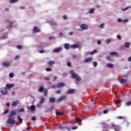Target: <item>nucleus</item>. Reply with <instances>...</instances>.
<instances>
[{
  "label": "nucleus",
  "mask_w": 131,
  "mask_h": 131,
  "mask_svg": "<svg viewBox=\"0 0 131 131\" xmlns=\"http://www.w3.org/2000/svg\"><path fill=\"white\" fill-rule=\"evenodd\" d=\"M75 93V90L74 89H70L68 91V94H74Z\"/></svg>",
  "instance_id": "2eb2a0df"
},
{
  "label": "nucleus",
  "mask_w": 131,
  "mask_h": 131,
  "mask_svg": "<svg viewBox=\"0 0 131 131\" xmlns=\"http://www.w3.org/2000/svg\"><path fill=\"white\" fill-rule=\"evenodd\" d=\"M93 65H94V67H95V68L97 67V66L98 65V62L94 61L93 62Z\"/></svg>",
  "instance_id": "a19ab883"
},
{
  "label": "nucleus",
  "mask_w": 131,
  "mask_h": 131,
  "mask_svg": "<svg viewBox=\"0 0 131 131\" xmlns=\"http://www.w3.org/2000/svg\"><path fill=\"white\" fill-rule=\"evenodd\" d=\"M39 53H40V54H42V53H45V51L43 50H41L39 51Z\"/></svg>",
  "instance_id": "0e129e2a"
},
{
  "label": "nucleus",
  "mask_w": 131,
  "mask_h": 131,
  "mask_svg": "<svg viewBox=\"0 0 131 131\" xmlns=\"http://www.w3.org/2000/svg\"><path fill=\"white\" fill-rule=\"evenodd\" d=\"M60 51H62V48L59 47L58 48L54 49L53 52V53H56V54H57V53H59Z\"/></svg>",
  "instance_id": "9b49d317"
},
{
  "label": "nucleus",
  "mask_w": 131,
  "mask_h": 131,
  "mask_svg": "<svg viewBox=\"0 0 131 131\" xmlns=\"http://www.w3.org/2000/svg\"><path fill=\"white\" fill-rule=\"evenodd\" d=\"M54 108H55V106H52L51 108L47 109V111H52V110H53Z\"/></svg>",
  "instance_id": "473e14b6"
},
{
  "label": "nucleus",
  "mask_w": 131,
  "mask_h": 131,
  "mask_svg": "<svg viewBox=\"0 0 131 131\" xmlns=\"http://www.w3.org/2000/svg\"><path fill=\"white\" fill-rule=\"evenodd\" d=\"M55 113H56V115H58V116H62L64 115V113L61 112H56Z\"/></svg>",
  "instance_id": "aec40b11"
},
{
  "label": "nucleus",
  "mask_w": 131,
  "mask_h": 131,
  "mask_svg": "<svg viewBox=\"0 0 131 131\" xmlns=\"http://www.w3.org/2000/svg\"><path fill=\"white\" fill-rule=\"evenodd\" d=\"M19 55H16L14 58V60H17V59H19Z\"/></svg>",
  "instance_id": "69168bd1"
},
{
  "label": "nucleus",
  "mask_w": 131,
  "mask_h": 131,
  "mask_svg": "<svg viewBox=\"0 0 131 131\" xmlns=\"http://www.w3.org/2000/svg\"><path fill=\"white\" fill-rule=\"evenodd\" d=\"M97 43H98V45H101L102 44V41H101L100 40H98L97 41Z\"/></svg>",
  "instance_id": "5fc2aeb1"
},
{
  "label": "nucleus",
  "mask_w": 131,
  "mask_h": 131,
  "mask_svg": "<svg viewBox=\"0 0 131 131\" xmlns=\"http://www.w3.org/2000/svg\"><path fill=\"white\" fill-rule=\"evenodd\" d=\"M118 22H122L123 21V20L121 18H118Z\"/></svg>",
  "instance_id": "774afa93"
},
{
  "label": "nucleus",
  "mask_w": 131,
  "mask_h": 131,
  "mask_svg": "<svg viewBox=\"0 0 131 131\" xmlns=\"http://www.w3.org/2000/svg\"><path fill=\"white\" fill-rule=\"evenodd\" d=\"M6 22H9V23L11 25H13V24H14V23L13 21H10L8 19L6 20Z\"/></svg>",
  "instance_id": "49530a36"
},
{
  "label": "nucleus",
  "mask_w": 131,
  "mask_h": 131,
  "mask_svg": "<svg viewBox=\"0 0 131 131\" xmlns=\"http://www.w3.org/2000/svg\"><path fill=\"white\" fill-rule=\"evenodd\" d=\"M63 18L64 19V20H66L67 19V16L63 15Z\"/></svg>",
  "instance_id": "338daca9"
},
{
  "label": "nucleus",
  "mask_w": 131,
  "mask_h": 131,
  "mask_svg": "<svg viewBox=\"0 0 131 131\" xmlns=\"http://www.w3.org/2000/svg\"><path fill=\"white\" fill-rule=\"evenodd\" d=\"M16 111L13 110L11 111V114L9 115L8 117H10V118H13V119H15V117H14V115H16L17 114V113H16Z\"/></svg>",
  "instance_id": "20e7f679"
},
{
  "label": "nucleus",
  "mask_w": 131,
  "mask_h": 131,
  "mask_svg": "<svg viewBox=\"0 0 131 131\" xmlns=\"http://www.w3.org/2000/svg\"><path fill=\"white\" fill-rule=\"evenodd\" d=\"M125 106H131V101L126 102L125 104Z\"/></svg>",
  "instance_id": "c756f323"
},
{
  "label": "nucleus",
  "mask_w": 131,
  "mask_h": 131,
  "mask_svg": "<svg viewBox=\"0 0 131 131\" xmlns=\"http://www.w3.org/2000/svg\"><path fill=\"white\" fill-rule=\"evenodd\" d=\"M18 104H19V100H16V101H13L12 102L11 106H12V107H17V105H18Z\"/></svg>",
  "instance_id": "0eeeda50"
},
{
  "label": "nucleus",
  "mask_w": 131,
  "mask_h": 131,
  "mask_svg": "<svg viewBox=\"0 0 131 131\" xmlns=\"http://www.w3.org/2000/svg\"><path fill=\"white\" fill-rule=\"evenodd\" d=\"M31 120H33V121H34L35 120H36V117H32L31 118Z\"/></svg>",
  "instance_id": "603ef678"
},
{
  "label": "nucleus",
  "mask_w": 131,
  "mask_h": 131,
  "mask_svg": "<svg viewBox=\"0 0 131 131\" xmlns=\"http://www.w3.org/2000/svg\"><path fill=\"white\" fill-rule=\"evenodd\" d=\"M14 85L15 84L14 83H8L6 85V88H7V89H12V88H14Z\"/></svg>",
  "instance_id": "f8f14e48"
},
{
  "label": "nucleus",
  "mask_w": 131,
  "mask_h": 131,
  "mask_svg": "<svg viewBox=\"0 0 131 131\" xmlns=\"http://www.w3.org/2000/svg\"><path fill=\"white\" fill-rule=\"evenodd\" d=\"M123 22H124L125 23L128 22V19H125L124 20H123Z\"/></svg>",
  "instance_id": "4d7b16f0"
},
{
  "label": "nucleus",
  "mask_w": 131,
  "mask_h": 131,
  "mask_svg": "<svg viewBox=\"0 0 131 131\" xmlns=\"http://www.w3.org/2000/svg\"><path fill=\"white\" fill-rule=\"evenodd\" d=\"M118 118L119 119H126V118L124 116H118Z\"/></svg>",
  "instance_id": "72a5a7b5"
},
{
  "label": "nucleus",
  "mask_w": 131,
  "mask_h": 131,
  "mask_svg": "<svg viewBox=\"0 0 131 131\" xmlns=\"http://www.w3.org/2000/svg\"><path fill=\"white\" fill-rule=\"evenodd\" d=\"M79 45H77V44H74L73 45L71 46V48L72 49H77L78 48H79Z\"/></svg>",
  "instance_id": "6ab92c4d"
},
{
  "label": "nucleus",
  "mask_w": 131,
  "mask_h": 131,
  "mask_svg": "<svg viewBox=\"0 0 131 131\" xmlns=\"http://www.w3.org/2000/svg\"><path fill=\"white\" fill-rule=\"evenodd\" d=\"M31 128H32V127L29 126L26 127V130H28L29 129H31Z\"/></svg>",
  "instance_id": "864d4df0"
},
{
  "label": "nucleus",
  "mask_w": 131,
  "mask_h": 131,
  "mask_svg": "<svg viewBox=\"0 0 131 131\" xmlns=\"http://www.w3.org/2000/svg\"><path fill=\"white\" fill-rule=\"evenodd\" d=\"M65 85H66V84L63 82L58 83L57 85V87L60 88H63L65 86Z\"/></svg>",
  "instance_id": "ddd939ff"
},
{
  "label": "nucleus",
  "mask_w": 131,
  "mask_h": 131,
  "mask_svg": "<svg viewBox=\"0 0 131 131\" xmlns=\"http://www.w3.org/2000/svg\"><path fill=\"white\" fill-rule=\"evenodd\" d=\"M67 66H68L69 67H71V63L70 62H67Z\"/></svg>",
  "instance_id": "13d9d810"
},
{
  "label": "nucleus",
  "mask_w": 131,
  "mask_h": 131,
  "mask_svg": "<svg viewBox=\"0 0 131 131\" xmlns=\"http://www.w3.org/2000/svg\"><path fill=\"white\" fill-rule=\"evenodd\" d=\"M46 71H52V69H51V68H46Z\"/></svg>",
  "instance_id": "052dcab7"
},
{
  "label": "nucleus",
  "mask_w": 131,
  "mask_h": 131,
  "mask_svg": "<svg viewBox=\"0 0 131 131\" xmlns=\"http://www.w3.org/2000/svg\"><path fill=\"white\" fill-rule=\"evenodd\" d=\"M66 99V96L62 95L61 96L58 100H57V103H60L62 100H65Z\"/></svg>",
  "instance_id": "9d476101"
},
{
  "label": "nucleus",
  "mask_w": 131,
  "mask_h": 131,
  "mask_svg": "<svg viewBox=\"0 0 131 131\" xmlns=\"http://www.w3.org/2000/svg\"><path fill=\"white\" fill-rule=\"evenodd\" d=\"M110 55L111 56H117V55H118V53H117L116 52H111L110 53Z\"/></svg>",
  "instance_id": "cd10ccee"
},
{
  "label": "nucleus",
  "mask_w": 131,
  "mask_h": 131,
  "mask_svg": "<svg viewBox=\"0 0 131 131\" xmlns=\"http://www.w3.org/2000/svg\"><path fill=\"white\" fill-rule=\"evenodd\" d=\"M78 128V126H73V127H72V129H73V130L77 129Z\"/></svg>",
  "instance_id": "a18cd8bd"
},
{
  "label": "nucleus",
  "mask_w": 131,
  "mask_h": 131,
  "mask_svg": "<svg viewBox=\"0 0 131 131\" xmlns=\"http://www.w3.org/2000/svg\"><path fill=\"white\" fill-rule=\"evenodd\" d=\"M111 126L113 127L115 131H120L121 127L118 125H116L114 123H112Z\"/></svg>",
  "instance_id": "f03ea898"
},
{
  "label": "nucleus",
  "mask_w": 131,
  "mask_h": 131,
  "mask_svg": "<svg viewBox=\"0 0 131 131\" xmlns=\"http://www.w3.org/2000/svg\"><path fill=\"white\" fill-rule=\"evenodd\" d=\"M80 28L82 29V30H86V29H89V27L85 24H82L80 26Z\"/></svg>",
  "instance_id": "6e6552de"
},
{
  "label": "nucleus",
  "mask_w": 131,
  "mask_h": 131,
  "mask_svg": "<svg viewBox=\"0 0 131 131\" xmlns=\"http://www.w3.org/2000/svg\"><path fill=\"white\" fill-rule=\"evenodd\" d=\"M70 73L71 74L72 78L76 79L77 81H80L81 80V78L77 74L74 73V71H71Z\"/></svg>",
  "instance_id": "f257e3e1"
},
{
  "label": "nucleus",
  "mask_w": 131,
  "mask_h": 131,
  "mask_svg": "<svg viewBox=\"0 0 131 131\" xmlns=\"http://www.w3.org/2000/svg\"><path fill=\"white\" fill-rule=\"evenodd\" d=\"M106 43H110V42H111V40H110V39H108L106 41Z\"/></svg>",
  "instance_id": "6e6d98bb"
},
{
  "label": "nucleus",
  "mask_w": 131,
  "mask_h": 131,
  "mask_svg": "<svg viewBox=\"0 0 131 131\" xmlns=\"http://www.w3.org/2000/svg\"><path fill=\"white\" fill-rule=\"evenodd\" d=\"M76 122H81L82 120H81V119L80 118H77L76 119Z\"/></svg>",
  "instance_id": "f704fd0d"
},
{
  "label": "nucleus",
  "mask_w": 131,
  "mask_h": 131,
  "mask_svg": "<svg viewBox=\"0 0 131 131\" xmlns=\"http://www.w3.org/2000/svg\"><path fill=\"white\" fill-rule=\"evenodd\" d=\"M16 48H17V49H18L19 50H21V49H22V46H21V45H17V46H16Z\"/></svg>",
  "instance_id": "37998d69"
},
{
  "label": "nucleus",
  "mask_w": 131,
  "mask_h": 131,
  "mask_svg": "<svg viewBox=\"0 0 131 131\" xmlns=\"http://www.w3.org/2000/svg\"><path fill=\"white\" fill-rule=\"evenodd\" d=\"M106 59L110 61V62H112V61H113V58H112L110 56H107Z\"/></svg>",
  "instance_id": "4be33fe9"
},
{
  "label": "nucleus",
  "mask_w": 131,
  "mask_h": 131,
  "mask_svg": "<svg viewBox=\"0 0 131 131\" xmlns=\"http://www.w3.org/2000/svg\"><path fill=\"white\" fill-rule=\"evenodd\" d=\"M117 37L118 39H121V36H120V35H118L117 36Z\"/></svg>",
  "instance_id": "e2e57ef3"
},
{
  "label": "nucleus",
  "mask_w": 131,
  "mask_h": 131,
  "mask_svg": "<svg viewBox=\"0 0 131 131\" xmlns=\"http://www.w3.org/2000/svg\"><path fill=\"white\" fill-rule=\"evenodd\" d=\"M58 128H59V129H61V130H68V131H70V129L67 127H64L63 126H59L58 127Z\"/></svg>",
  "instance_id": "423d86ee"
},
{
  "label": "nucleus",
  "mask_w": 131,
  "mask_h": 131,
  "mask_svg": "<svg viewBox=\"0 0 131 131\" xmlns=\"http://www.w3.org/2000/svg\"><path fill=\"white\" fill-rule=\"evenodd\" d=\"M99 27H100L101 28H104V27H105V24H101L100 25V26H99Z\"/></svg>",
  "instance_id": "de8ad7c7"
},
{
  "label": "nucleus",
  "mask_w": 131,
  "mask_h": 131,
  "mask_svg": "<svg viewBox=\"0 0 131 131\" xmlns=\"http://www.w3.org/2000/svg\"><path fill=\"white\" fill-rule=\"evenodd\" d=\"M33 31L34 32H36V33H37V32H40V30H39L37 27H34L33 28Z\"/></svg>",
  "instance_id": "dca6fc26"
},
{
  "label": "nucleus",
  "mask_w": 131,
  "mask_h": 131,
  "mask_svg": "<svg viewBox=\"0 0 131 131\" xmlns=\"http://www.w3.org/2000/svg\"><path fill=\"white\" fill-rule=\"evenodd\" d=\"M103 113H104V114H107L108 113V110H105L103 111Z\"/></svg>",
  "instance_id": "bf43d9fd"
},
{
  "label": "nucleus",
  "mask_w": 131,
  "mask_h": 131,
  "mask_svg": "<svg viewBox=\"0 0 131 131\" xmlns=\"http://www.w3.org/2000/svg\"><path fill=\"white\" fill-rule=\"evenodd\" d=\"M4 114H7V113H9V109H7L4 112Z\"/></svg>",
  "instance_id": "8fccbe9b"
},
{
  "label": "nucleus",
  "mask_w": 131,
  "mask_h": 131,
  "mask_svg": "<svg viewBox=\"0 0 131 131\" xmlns=\"http://www.w3.org/2000/svg\"><path fill=\"white\" fill-rule=\"evenodd\" d=\"M18 111V112H24V108H21L19 110H16V111Z\"/></svg>",
  "instance_id": "c03bdc74"
},
{
  "label": "nucleus",
  "mask_w": 131,
  "mask_h": 131,
  "mask_svg": "<svg viewBox=\"0 0 131 131\" xmlns=\"http://www.w3.org/2000/svg\"><path fill=\"white\" fill-rule=\"evenodd\" d=\"M56 94H61L62 90H57V91H56Z\"/></svg>",
  "instance_id": "79ce46f5"
},
{
  "label": "nucleus",
  "mask_w": 131,
  "mask_h": 131,
  "mask_svg": "<svg viewBox=\"0 0 131 131\" xmlns=\"http://www.w3.org/2000/svg\"><path fill=\"white\" fill-rule=\"evenodd\" d=\"M7 35H4L2 36V39H6V38H7Z\"/></svg>",
  "instance_id": "3c124183"
},
{
  "label": "nucleus",
  "mask_w": 131,
  "mask_h": 131,
  "mask_svg": "<svg viewBox=\"0 0 131 131\" xmlns=\"http://www.w3.org/2000/svg\"><path fill=\"white\" fill-rule=\"evenodd\" d=\"M30 109L32 111H33L35 109V106L34 105H32L30 106Z\"/></svg>",
  "instance_id": "e433bc0d"
},
{
  "label": "nucleus",
  "mask_w": 131,
  "mask_h": 131,
  "mask_svg": "<svg viewBox=\"0 0 131 131\" xmlns=\"http://www.w3.org/2000/svg\"><path fill=\"white\" fill-rule=\"evenodd\" d=\"M62 76H63V77H66V76H67V73H63L62 74Z\"/></svg>",
  "instance_id": "680f3d73"
},
{
  "label": "nucleus",
  "mask_w": 131,
  "mask_h": 131,
  "mask_svg": "<svg viewBox=\"0 0 131 131\" xmlns=\"http://www.w3.org/2000/svg\"><path fill=\"white\" fill-rule=\"evenodd\" d=\"M8 118L9 119L7 120V122L8 124H15V123H16V121L14 120V119H13V118L8 117Z\"/></svg>",
  "instance_id": "7ed1b4c3"
},
{
  "label": "nucleus",
  "mask_w": 131,
  "mask_h": 131,
  "mask_svg": "<svg viewBox=\"0 0 131 131\" xmlns=\"http://www.w3.org/2000/svg\"><path fill=\"white\" fill-rule=\"evenodd\" d=\"M94 12H95V10H94V9H92L90 10V14H93V13H94Z\"/></svg>",
  "instance_id": "09e8293b"
},
{
  "label": "nucleus",
  "mask_w": 131,
  "mask_h": 131,
  "mask_svg": "<svg viewBox=\"0 0 131 131\" xmlns=\"http://www.w3.org/2000/svg\"><path fill=\"white\" fill-rule=\"evenodd\" d=\"M50 103H55L56 102V98L51 97L49 99Z\"/></svg>",
  "instance_id": "412c9836"
},
{
  "label": "nucleus",
  "mask_w": 131,
  "mask_h": 131,
  "mask_svg": "<svg viewBox=\"0 0 131 131\" xmlns=\"http://www.w3.org/2000/svg\"><path fill=\"white\" fill-rule=\"evenodd\" d=\"M45 90V88L43 86H40L38 89V91L40 92V93H42V92H43Z\"/></svg>",
  "instance_id": "5701e85b"
},
{
  "label": "nucleus",
  "mask_w": 131,
  "mask_h": 131,
  "mask_svg": "<svg viewBox=\"0 0 131 131\" xmlns=\"http://www.w3.org/2000/svg\"><path fill=\"white\" fill-rule=\"evenodd\" d=\"M17 120H18L19 122H20V123H22V122L23 121V120H22V118L21 117H20V116H19V115L17 116Z\"/></svg>",
  "instance_id": "bb28decb"
},
{
  "label": "nucleus",
  "mask_w": 131,
  "mask_h": 131,
  "mask_svg": "<svg viewBox=\"0 0 131 131\" xmlns=\"http://www.w3.org/2000/svg\"><path fill=\"white\" fill-rule=\"evenodd\" d=\"M125 48H127L128 49V48H129V47H130V44L128 42H126L125 43Z\"/></svg>",
  "instance_id": "b1692460"
},
{
  "label": "nucleus",
  "mask_w": 131,
  "mask_h": 131,
  "mask_svg": "<svg viewBox=\"0 0 131 131\" xmlns=\"http://www.w3.org/2000/svg\"><path fill=\"white\" fill-rule=\"evenodd\" d=\"M47 64H48V65H54V64H55V61H49L47 62Z\"/></svg>",
  "instance_id": "a878e982"
},
{
  "label": "nucleus",
  "mask_w": 131,
  "mask_h": 131,
  "mask_svg": "<svg viewBox=\"0 0 131 131\" xmlns=\"http://www.w3.org/2000/svg\"><path fill=\"white\" fill-rule=\"evenodd\" d=\"M97 50H94L93 52L91 53V55H94V54H96V53H97Z\"/></svg>",
  "instance_id": "ea45409f"
},
{
  "label": "nucleus",
  "mask_w": 131,
  "mask_h": 131,
  "mask_svg": "<svg viewBox=\"0 0 131 131\" xmlns=\"http://www.w3.org/2000/svg\"><path fill=\"white\" fill-rule=\"evenodd\" d=\"M0 92L2 93V95H8V90L6 88H1Z\"/></svg>",
  "instance_id": "39448f33"
},
{
  "label": "nucleus",
  "mask_w": 131,
  "mask_h": 131,
  "mask_svg": "<svg viewBox=\"0 0 131 131\" xmlns=\"http://www.w3.org/2000/svg\"><path fill=\"white\" fill-rule=\"evenodd\" d=\"M9 76V77H10L11 78H13V77H14V73H10Z\"/></svg>",
  "instance_id": "c9c22d12"
},
{
  "label": "nucleus",
  "mask_w": 131,
  "mask_h": 131,
  "mask_svg": "<svg viewBox=\"0 0 131 131\" xmlns=\"http://www.w3.org/2000/svg\"><path fill=\"white\" fill-rule=\"evenodd\" d=\"M40 101H39V104H42V103H43L45 101H46V97H45L44 96H42L40 97Z\"/></svg>",
  "instance_id": "4468645a"
},
{
  "label": "nucleus",
  "mask_w": 131,
  "mask_h": 131,
  "mask_svg": "<svg viewBox=\"0 0 131 131\" xmlns=\"http://www.w3.org/2000/svg\"><path fill=\"white\" fill-rule=\"evenodd\" d=\"M64 47L66 50H69V49L70 48V45L69 43H66L64 45Z\"/></svg>",
  "instance_id": "a211bd4d"
},
{
  "label": "nucleus",
  "mask_w": 131,
  "mask_h": 131,
  "mask_svg": "<svg viewBox=\"0 0 131 131\" xmlns=\"http://www.w3.org/2000/svg\"><path fill=\"white\" fill-rule=\"evenodd\" d=\"M116 103H117V104H121V103H122V100L118 99L116 100Z\"/></svg>",
  "instance_id": "2f4dec72"
},
{
  "label": "nucleus",
  "mask_w": 131,
  "mask_h": 131,
  "mask_svg": "<svg viewBox=\"0 0 131 131\" xmlns=\"http://www.w3.org/2000/svg\"><path fill=\"white\" fill-rule=\"evenodd\" d=\"M129 8H131V7L130 6L127 7L124 9H122V10L123 11H126V10H128V9H129Z\"/></svg>",
  "instance_id": "58836bf2"
},
{
  "label": "nucleus",
  "mask_w": 131,
  "mask_h": 131,
  "mask_svg": "<svg viewBox=\"0 0 131 131\" xmlns=\"http://www.w3.org/2000/svg\"><path fill=\"white\" fill-rule=\"evenodd\" d=\"M48 89H45L44 91V96L45 97L48 96Z\"/></svg>",
  "instance_id": "7c9ffc66"
},
{
  "label": "nucleus",
  "mask_w": 131,
  "mask_h": 131,
  "mask_svg": "<svg viewBox=\"0 0 131 131\" xmlns=\"http://www.w3.org/2000/svg\"><path fill=\"white\" fill-rule=\"evenodd\" d=\"M9 2L10 3L13 4L14 3H17V2H18V0H10Z\"/></svg>",
  "instance_id": "4c0bfd02"
},
{
  "label": "nucleus",
  "mask_w": 131,
  "mask_h": 131,
  "mask_svg": "<svg viewBox=\"0 0 131 131\" xmlns=\"http://www.w3.org/2000/svg\"><path fill=\"white\" fill-rule=\"evenodd\" d=\"M120 83H122V84H124L126 83V80H125V79H123L120 80Z\"/></svg>",
  "instance_id": "c85d7f7f"
},
{
  "label": "nucleus",
  "mask_w": 131,
  "mask_h": 131,
  "mask_svg": "<svg viewBox=\"0 0 131 131\" xmlns=\"http://www.w3.org/2000/svg\"><path fill=\"white\" fill-rule=\"evenodd\" d=\"M106 66L109 68H113L114 66H113V64L108 63H107Z\"/></svg>",
  "instance_id": "393cba45"
},
{
  "label": "nucleus",
  "mask_w": 131,
  "mask_h": 131,
  "mask_svg": "<svg viewBox=\"0 0 131 131\" xmlns=\"http://www.w3.org/2000/svg\"><path fill=\"white\" fill-rule=\"evenodd\" d=\"M93 61V58L92 57H88L84 59V62L85 63H90Z\"/></svg>",
  "instance_id": "1a4fd4ad"
},
{
  "label": "nucleus",
  "mask_w": 131,
  "mask_h": 131,
  "mask_svg": "<svg viewBox=\"0 0 131 131\" xmlns=\"http://www.w3.org/2000/svg\"><path fill=\"white\" fill-rule=\"evenodd\" d=\"M3 65H4V66H5L6 67H9V66L11 65V63H10V62L6 61L5 62H4L3 63Z\"/></svg>",
  "instance_id": "f3484780"
}]
</instances>
